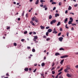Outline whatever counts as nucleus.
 <instances>
[{
	"label": "nucleus",
	"instance_id": "60",
	"mask_svg": "<svg viewBox=\"0 0 78 78\" xmlns=\"http://www.w3.org/2000/svg\"><path fill=\"white\" fill-rule=\"evenodd\" d=\"M27 48L28 49H30V48H30V47H27Z\"/></svg>",
	"mask_w": 78,
	"mask_h": 78
},
{
	"label": "nucleus",
	"instance_id": "61",
	"mask_svg": "<svg viewBox=\"0 0 78 78\" xmlns=\"http://www.w3.org/2000/svg\"><path fill=\"white\" fill-rule=\"evenodd\" d=\"M44 9L45 11H47V7L45 8Z\"/></svg>",
	"mask_w": 78,
	"mask_h": 78
},
{
	"label": "nucleus",
	"instance_id": "47",
	"mask_svg": "<svg viewBox=\"0 0 78 78\" xmlns=\"http://www.w3.org/2000/svg\"><path fill=\"white\" fill-rule=\"evenodd\" d=\"M54 69H55V67H53L51 69V71H52V70H54Z\"/></svg>",
	"mask_w": 78,
	"mask_h": 78
},
{
	"label": "nucleus",
	"instance_id": "14",
	"mask_svg": "<svg viewBox=\"0 0 78 78\" xmlns=\"http://www.w3.org/2000/svg\"><path fill=\"white\" fill-rule=\"evenodd\" d=\"M61 24V22H58L57 25V26H59V25H60Z\"/></svg>",
	"mask_w": 78,
	"mask_h": 78
},
{
	"label": "nucleus",
	"instance_id": "45",
	"mask_svg": "<svg viewBox=\"0 0 78 78\" xmlns=\"http://www.w3.org/2000/svg\"><path fill=\"white\" fill-rule=\"evenodd\" d=\"M60 31H62V29L61 27H60Z\"/></svg>",
	"mask_w": 78,
	"mask_h": 78
},
{
	"label": "nucleus",
	"instance_id": "20",
	"mask_svg": "<svg viewBox=\"0 0 78 78\" xmlns=\"http://www.w3.org/2000/svg\"><path fill=\"white\" fill-rule=\"evenodd\" d=\"M67 76H68V77H69V78H70V77H71V76L70 75V74L69 73H67Z\"/></svg>",
	"mask_w": 78,
	"mask_h": 78
},
{
	"label": "nucleus",
	"instance_id": "23",
	"mask_svg": "<svg viewBox=\"0 0 78 78\" xmlns=\"http://www.w3.org/2000/svg\"><path fill=\"white\" fill-rule=\"evenodd\" d=\"M35 19H36L34 18V17H33L32 18V20L33 21H34V20H35Z\"/></svg>",
	"mask_w": 78,
	"mask_h": 78
},
{
	"label": "nucleus",
	"instance_id": "18",
	"mask_svg": "<svg viewBox=\"0 0 78 78\" xmlns=\"http://www.w3.org/2000/svg\"><path fill=\"white\" fill-rule=\"evenodd\" d=\"M69 20H70V21H72V22H73V19L72 17H70L69 18Z\"/></svg>",
	"mask_w": 78,
	"mask_h": 78
},
{
	"label": "nucleus",
	"instance_id": "43",
	"mask_svg": "<svg viewBox=\"0 0 78 78\" xmlns=\"http://www.w3.org/2000/svg\"><path fill=\"white\" fill-rule=\"evenodd\" d=\"M78 6V4H76L75 5H74L75 7H77V6Z\"/></svg>",
	"mask_w": 78,
	"mask_h": 78
},
{
	"label": "nucleus",
	"instance_id": "55",
	"mask_svg": "<svg viewBox=\"0 0 78 78\" xmlns=\"http://www.w3.org/2000/svg\"><path fill=\"white\" fill-rule=\"evenodd\" d=\"M18 20L19 21L20 20V18H18Z\"/></svg>",
	"mask_w": 78,
	"mask_h": 78
},
{
	"label": "nucleus",
	"instance_id": "34",
	"mask_svg": "<svg viewBox=\"0 0 78 78\" xmlns=\"http://www.w3.org/2000/svg\"><path fill=\"white\" fill-rule=\"evenodd\" d=\"M58 5H59V6H61V5H62V3L61 2H59V3H58Z\"/></svg>",
	"mask_w": 78,
	"mask_h": 78
},
{
	"label": "nucleus",
	"instance_id": "11",
	"mask_svg": "<svg viewBox=\"0 0 78 78\" xmlns=\"http://www.w3.org/2000/svg\"><path fill=\"white\" fill-rule=\"evenodd\" d=\"M38 3H39V0H37L35 2L36 5H38Z\"/></svg>",
	"mask_w": 78,
	"mask_h": 78
},
{
	"label": "nucleus",
	"instance_id": "49",
	"mask_svg": "<svg viewBox=\"0 0 78 78\" xmlns=\"http://www.w3.org/2000/svg\"><path fill=\"white\" fill-rule=\"evenodd\" d=\"M56 9V7H54L53 10V11H54V10H55Z\"/></svg>",
	"mask_w": 78,
	"mask_h": 78
},
{
	"label": "nucleus",
	"instance_id": "36",
	"mask_svg": "<svg viewBox=\"0 0 78 78\" xmlns=\"http://www.w3.org/2000/svg\"><path fill=\"white\" fill-rule=\"evenodd\" d=\"M37 70V69H35L33 71V72H34V73H35V72H36V70Z\"/></svg>",
	"mask_w": 78,
	"mask_h": 78
},
{
	"label": "nucleus",
	"instance_id": "58",
	"mask_svg": "<svg viewBox=\"0 0 78 78\" xmlns=\"http://www.w3.org/2000/svg\"><path fill=\"white\" fill-rule=\"evenodd\" d=\"M34 42H35V43H36V44H37V43H38V41H34Z\"/></svg>",
	"mask_w": 78,
	"mask_h": 78
},
{
	"label": "nucleus",
	"instance_id": "24",
	"mask_svg": "<svg viewBox=\"0 0 78 78\" xmlns=\"http://www.w3.org/2000/svg\"><path fill=\"white\" fill-rule=\"evenodd\" d=\"M45 66V63H43L41 64V66L42 67H44V66Z\"/></svg>",
	"mask_w": 78,
	"mask_h": 78
},
{
	"label": "nucleus",
	"instance_id": "29",
	"mask_svg": "<svg viewBox=\"0 0 78 78\" xmlns=\"http://www.w3.org/2000/svg\"><path fill=\"white\" fill-rule=\"evenodd\" d=\"M48 33H49V32H47L46 33V36H48Z\"/></svg>",
	"mask_w": 78,
	"mask_h": 78
},
{
	"label": "nucleus",
	"instance_id": "9",
	"mask_svg": "<svg viewBox=\"0 0 78 78\" xmlns=\"http://www.w3.org/2000/svg\"><path fill=\"white\" fill-rule=\"evenodd\" d=\"M66 68L70 69V66L69 65H67L66 66Z\"/></svg>",
	"mask_w": 78,
	"mask_h": 78
},
{
	"label": "nucleus",
	"instance_id": "33",
	"mask_svg": "<svg viewBox=\"0 0 78 78\" xmlns=\"http://www.w3.org/2000/svg\"><path fill=\"white\" fill-rule=\"evenodd\" d=\"M28 32L27 31H26L25 32H24V33L25 34H27Z\"/></svg>",
	"mask_w": 78,
	"mask_h": 78
},
{
	"label": "nucleus",
	"instance_id": "30",
	"mask_svg": "<svg viewBox=\"0 0 78 78\" xmlns=\"http://www.w3.org/2000/svg\"><path fill=\"white\" fill-rule=\"evenodd\" d=\"M55 4H56V2H53L52 3V5H55Z\"/></svg>",
	"mask_w": 78,
	"mask_h": 78
},
{
	"label": "nucleus",
	"instance_id": "52",
	"mask_svg": "<svg viewBox=\"0 0 78 78\" xmlns=\"http://www.w3.org/2000/svg\"><path fill=\"white\" fill-rule=\"evenodd\" d=\"M71 30H72V31H73V30H74V28H73V27H72V28H71Z\"/></svg>",
	"mask_w": 78,
	"mask_h": 78
},
{
	"label": "nucleus",
	"instance_id": "4",
	"mask_svg": "<svg viewBox=\"0 0 78 78\" xmlns=\"http://www.w3.org/2000/svg\"><path fill=\"white\" fill-rule=\"evenodd\" d=\"M37 39V36H34V38L33 39V41H36V39Z\"/></svg>",
	"mask_w": 78,
	"mask_h": 78
},
{
	"label": "nucleus",
	"instance_id": "39",
	"mask_svg": "<svg viewBox=\"0 0 78 78\" xmlns=\"http://www.w3.org/2000/svg\"><path fill=\"white\" fill-rule=\"evenodd\" d=\"M72 25L73 26H75V25H76V24H75V23H73V24H72Z\"/></svg>",
	"mask_w": 78,
	"mask_h": 78
},
{
	"label": "nucleus",
	"instance_id": "8",
	"mask_svg": "<svg viewBox=\"0 0 78 78\" xmlns=\"http://www.w3.org/2000/svg\"><path fill=\"white\" fill-rule=\"evenodd\" d=\"M58 16H59V14L58 13H56L55 14V17H58Z\"/></svg>",
	"mask_w": 78,
	"mask_h": 78
},
{
	"label": "nucleus",
	"instance_id": "35",
	"mask_svg": "<svg viewBox=\"0 0 78 78\" xmlns=\"http://www.w3.org/2000/svg\"><path fill=\"white\" fill-rule=\"evenodd\" d=\"M52 75H54V74H55V72H54V71H53L52 72Z\"/></svg>",
	"mask_w": 78,
	"mask_h": 78
},
{
	"label": "nucleus",
	"instance_id": "64",
	"mask_svg": "<svg viewBox=\"0 0 78 78\" xmlns=\"http://www.w3.org/2000/svg\"><path fill=\"white\" fill-rule=\"evenodd\" d=\"M29 34H30V35L32 34V32H30Z\"/></svg>",
	"mask_w": 78,
	"mask_h": 78
},
{
	"label": "nucleus",
	"instance_id": "25",
	"mask_svg": "<svg viewBox=\"0 0 78 78\" xmlns=\"http://www.w3.org/2000/svg\"><path fill=\"white\" fill-rule=\"evenodd\" d=\"M25 13V11H23V13L22 14V16H24V13Z\"/></svg>",
	"mask_w": 78,
	"mask_h": 78
},
{
	"label": "nucleus",
	"instance_id": "12",
	"mask_svg": "<svg viewBox=\"0 0 78 78\" xmlns=\"http://www.w3.org/2000/svg\"><path fill=\"white\" fill-rule=\"evenodd\" d=\"M40 28H41V29H44V28H45V27L42 26H41Z\"/></svg>",
	"mask_w": 78,
	"mask_h": 78
},
{
	"label": "nucleus",
	"instance_id": "40",
	"mask_svg": "<svg viewBox=\"0 0 78 78\" xmlns=\"http://www.w3.org/2000/svg\"><path fill=\"white\" fill-rule=\"evenodd\" d=\"M61 33H59L58 34V36H60V35H61Z\"/></svg>",
	"mask_w": 78,
	"mask_h": 78
},
{
	"label": "nucleus",
	"instance_id": "13",
	"mask_svg": "<svg viewBox=\"0 0 78 78\" xmlns=\"http://www.w3.org/2000/svg\"><path fill=\"white\" fill-rule=\"evenodd\" d=\"M59 55H60V54H59V53H56L55 54V56H58Z\"/></svg>",
	"mask_w": 78,
	"mask_h": 78
},
{
	"label": "nucleus",
	"instance_id": "5",
	"mask_svg": "<svg viewBox=\"0 0 78 78\" xmlns=\"http://www.w3.org/2000/svg\"><path fill=\"white\" fill-rule=\"evenodd\" d=\"M58 39L59 40V41H62V39H63V37H60L59 38H58Z\"/></svg>",
	"mask_w": 78,
	"mask_h": 78
},
{
	"label": "nucleus",
	"instance_id": "63",
	"mask_svg": "<svg viewBox=\"0 0 78 78\" xmlns=\"http://www.w3.org/2000/svg\"><path fill=\"white\" fill-rule=\"evenodd\" d=\"M36 22H37H37H38V21L37 20H35Z\"/></svg>",
	"mask_w": 78,
	"mask_h": 78
},
{
	"label": "nucleus",
	"instance_id": "3",
	"mask_svg": "<svg viewBox=\"0 0 78 78\" xmlns=\"http://www.w3.org/2000/svg\"><path fill=\"white\" fill-rule=\"evenodd\" d=\"M69 70H70V69L66 68L64 70V71L66 73H68L69 72V71H68Z\"/></svg>",
	"mask_w": 78,
	"mask_h": 78
},
{
	"label": "nucleus",
	"instance_id": "48",
	"mask_svg": "<svg viewBox=\"0 0 78 78\" xmlns=\"http://www.w3.org/2000/svg\"><path fill=\"white\" fill-rule=\"evenodd\" d=\"M28 13H27L26 15V17H28Z\"/></svg>",
	"mask_w": 78,
	"mask_h": 78
},
{
	"label": "nucleus",
	"instance_id": "16",
	"mask_svg": "<svg viewBox=\"0 0 78 78\" xmlns=\"http://www.w3.org/2000/svg\"><path fill=\"white\" fill-rule=\"evenodd\" d=\"M52 33L54 34H57L58 33V32H57V31H53L52 32Z\"/></svg>",
	"mask_w": 78,
	"mask_h": 78
},
{
	"label": "nucleus",
	"instance_id": "56",
	"mask_svg": "<svg viewBox=\"0 0 78 78\" xmlns=\"http://www.w3.org/2000/svg\"><path fill=\"white\" fill-rule=\"evenodd\" d=\"M67 13H68V11L67 10H66L65 11V14H67Z\"/></svg>",
	"mask_w": 78,
	"mask_h": 78
},
{
	"label": "nucleus",
	"instance_id": "21",
	"mask_svg": "<svg viewBox=\"0 0 78 78\" xmlns=\"http://www.w3.org/2000/svg\"><path fill=\"white\" fill-rule=\"evenodd\" d=\"M63 69V68L62 67L61 68L59 69L58 71V72H61V71H62V70Z\"/></svg>",
	"mask_w": 78,
	"mask_h": 78
},
{
	"label": "nucleus",
	"instance_id": "37",
	"mask_svg": "<svg viewBox=\"0 0 78 78\" xmlns=\"http://www.w3.org/2000/svg\"><path fill=\"white\" fill-rule=\"evenodd\" d=\"M14 46H17V44L16 43H14Z\"/></svg>",
	"mask_w": 78,
	"mask_h": 78
},
{
	"label": "nucleus",
	"instance_id": "28",
	"mask_svg": "<svg viewBox=\"0 0 78 78\" xmlns=\"http://www.w3.org/2000/svg\"><path fill=\"white\" fill-rule=\"evenodd\" d=\"M32 51L33 52H35V51H36V50H35V49H32Z\"/></svg>",
	"mask_w": 78,
	"mask_h": 78
},
{
	"label": "nucleus",
	"instance_id": "32",
	"mask_svg": "<svg viewBox=\"0 0 78 78\" xmlns=\"http://www.w3.org/2000/svg\"><path fill=\"white\" fill-rule=\"evenodd\" d=\"M60 50H64V49L62 48H61L59 49Z\"/></svg>",
	"mask_w": 78,
	"mask_h": 78
},
{
	"label": "nucleus",
	"instance_id": "7",
	"mask_svg": "<svg viewBox=\"0 0 78 78\" xmlns=\"http://www.w3.org/2000/svg\"><path fill=\"white\" fill-rule=\"evenodd\" d=\"M67 21H68V19L67 18H66L64 20V23H67Z\"/></svg>",
	"mask_w": 78,
	"mask_h": 78
},
{
	"label": "nucleus",
	"instance_id": "31",
	"mask_svg": "<svg viewBox=\"0 0 78 78\" xmlns=\"http://www.w3.org/2000/svg\"><path fill=\"white\" fill-rule=\"evenodd\" d=\"M31 24L32 25L34 26L35 24L33 22V21L31 22Z\"/></svg>",
	"mask_w": 78,
	"mask_h": 78
},
{
	"label": "nucleus",
	"instance_id": "42",
	"mask_svg": "<svg viewBox=\"0 0 78 78\" xmlns=\"http://www.w3.org/2000/svg\"><path fill=\"white\" fill-rule=\"evenodd\" d=\"M47 7V6H46V5H44L43 6V8H45Z\"/></svg>",
	"mask_w": 78,
	"mask_h": 78
},
{
	"label": "nucleus",
	"instance_id": "54",
	"mask_svg": "<svg viewBox=\"0 0 78 78\" xmlns=\"http://www.w3.org/2000/svg\"><path fill=\"white\" fill-rule=\"evenodd\" d=\"M53 2V0H50V2L51 3L52 2Z\"/></svg>",
	"mask_w": 78,
	"mask_h": 78
},
{
	"label": "nucleus",
	"instance_id": "10",
	"mask_svg": "<svg viewBox=\"0 0 78 78\" xmlns=\"http://www.w3.org/2000/svg\"><path fill=\"white\" fill-rule=\"evenodd\" d=\"M72 22L73 21H70V20L69 21V22H68V24H69V25H70V24H72Z\"/></svg>",
	"mask_w": 78,
	"mask_h": 78
},
{
	"label": "nucleus",
	"instance_id": "59",
	"mask_svg": "<svg viewBox=\"0 0 78 78\" xmlns=\"http://www.w3.org/2000/svg\"><path fill=\"white\" fill-rule=\"evenodd\" d=\"M58 78V75H57L55 77V78Z\"/></svg>",
	"mask_w": 78,
	"mask_h": 78
},
{
	"label": "nucleus",
	"instance_id": "1",
	"mask_svg": "<svg viewBox=\"0 0 78 78\" xmlns=\"http://www.w3.org/2000/svg\"><path fill=\"white\" fill-rule=\"evenodd\" d=\"M56 22V20H52L51 22V25H52L53 23H55Z\"/></svg>",
	"mask_w": 78,
	"mask_h": 78
},
{
	"label": "nucleus",
	"instance_id": "53",
	"mask_svg": "<svg viewBox=\"0 0 78 78\" xmlns=\"http://www.w3.org/2000/svg\"><path fill=\"white\" fill-rule=\"evenodd\" d=\"M69 32H67V34H66V35L67 36H69Z\"/></svg>",
	"mask_w": 78,
	"mask_h": 78
},
{
	"label": "nucleus",
	"instance_id": "26",
	"mask_svg": "<svg viewBox=\"0 0 78 78\" xmlns=\"http://www.w3.org/2000/svg\"><path fill=\"white\" fill-rule=\"evenodd\" d=\"M45 1L44 0H40V2L41 3H42V2H45Z\"/></svg>",
	"mask_w": 78,
	"mask_h": 78
},
{
	"label": "nucleus",
	"instance_id": "17",
	"mask_svg": "<svg viewBox=\"0 0 78 78\" xmlns=\"http://www.w3.org/2000/svg\"><path fill=\"white\" fill-rule=\"evenodd\" d=\"M25 71L27 72L28 71V68H26L24 69Z\"/></svg>",
	"mask_w": 78,
	"mask_h": 78
},
{
	"label": "nucleus",
	"instance_id": "57",
	"mask_svg": "<svg viewBox=\"0 0 78 78\" xmlns=\"http://www.w3.org/2000/svg\"><path fill=\"white\" fill-rule=\"evenodd\" d=\"M54 65H55V63H53L52 65V67H53V66H54Z\"/></svg>",
	"mask_w": 78,
	"mask_h": 78
},
{
	"label": "nucleus",
	"instance_id": "6",
	"mask_svg": "<svg viewBox=\"0 0 78 78\" xmlns=\"http://www.w3.org/2000/svg\"><path fill=\"white\" fill-rule=\"evenodd\" d=\"M51 31H52V30H51V29H49L48 30V32L49 33H51Z\"/></svg>",
	"mask_w": 78,
	"mask_h": 78
},
{
	"label": "nucleus",
	"instance_id": "2",
	"mask_svg": "<svg viewBox=\"0 0 78 78\" xmlns=\"http://www.w3.org/2000/svg\"><path fill=\"white\" fill-rule=\"evenodd\" d=\"M68 57V55H65L62 56L60 57L62 59L63 58H67Z\"/></svg>",
	"mask_w": 78,
	"mask_h": 78
},
{
	"label": "nucleus",
	"instance_id": "19",
	"mask_svg": "<svg viewBox=\"0 0 78 78\" xmlns=\"http://www.w3.org/2000/svg\"><path fill=\"white\" fill-rule=\"evenodd\" d=\"M64 59H63L62 60H61V61L60 62V64H62V63H63L64 62Z\"/></svg>",
	"mask_w": 78,
	"mask_h": 78
},
{
	"label": "nucleus",
	"instance_id": "22",
	"mask_svg": "<svg viewBox=\"0 0 78 78\" xmlns=\"http://www.w3.org/2000/svg\"><path fill=\"white\" fill-rule=\"evenodd\" d=\"M52 18V16L51 15H50L49 17V19H51Z\"/></svg>",
	"mask_w": 78,
	"mask_h": 78
},
{
	"label": "nucleus",
	"instance_id": "44",
	"mask_svg": "<svg viewBox=\"0 0 78 78\" xmlns=\"http://www.w3.org/2000/svg\"><path fill=\"white\" fill-rule=\"evenodd\" d=\"M9 29H10V27H8L7 28V30H9Z\"/></svg>",
	"mask_w": 78,
	"mask_h": 78
},
{
	"label": "nucleus",
	"instance_id": "38",
	"mask_svg": "<svg viewBox=\"0 0 78 78\" xmlns=\"http://www.w3.org/2000/svg\"><path fill=\"white\" fill-rule=\"evenodd\" d=\"M69 14H72V15H74V13H72V12H70Z\"/></svg>",
	"mask_w": 78,
	"mask_h": 78
},
{
	"label": "nucleus",
	"instance_id": "62",
	"mask_svg": "<svg viewBox=\"0 0 78 78\" xmlns=\"http://www.w3.org/2000/svg\"><path fill=\"white\" fill-rule=\"evenodd\" d=\"M40 6L41 7H43V6H44V5H40Z\"/></svg>",
	"mask_w": 78,
	"mask_h": 78
},
{
	"label": "nucleus",
	"instance_id": "15",
	"mask_svg": "<svg viewBox=\"0 0 78 78\" xmlns=\"http://www.w3.org/2000/svg\"><path fill=\"white\" fill-rule=\"evenodd\" d=\"M68 9V10H71L72 9V7L70 6H69Z\"/></svg>",
	"mask_w": 78,
	"mask_h": 78
},
{
	"label": "nucleus",
	"instance_id": "46",
	"mask_svg": "<svg viewBox=\"0 0 78 78\" xmlns=\"http://www.w3.org/2000/svg\"><path fill=\"white\" fill-rule=\"evenodd\" d=\"M49 28H50V27H46V29H48Z\"/></svg>",
	"mask_w": 78,
	"mask_h": 78
},
{
	"label": "nucleus",
	"instance_id": "27",
	"mask_svg": "<svg viewBox=\"0 0 78 78\" xmlns=\"http://www.w3.org/2000/svg\"><path fill=\"white\" fill-rule=\"evenodd\" d=\"M50 38H48L46 39L47 41H50Z\"/></svg>",
	"mask_w": 78,
	"mask_h": 78
},
{
	"label": "nucleus",
	"instance_id": "41",
	"mask_svg": "<svg viewBox=\"0 0 78 78\" xmlns=\"http://www.w3.org/2000/svg\"><path fill=\"white\" fill-rule=\"evenodd\" d=\"M75 67L76 69H78V65L75 66Z\"/></svg>",
	"mask_w": 78,
	"mask_h": 78
},
{
	"label": "nucleus",
	"instance_id": "50",
	"mask_svg": "<svg viewBox=\"0 0 78 78\" xmlns=\"http://www.w3.org/2000/svg\"><path fill=\"white\" fill-rule=\"evenodd\" d=\"M62 73V72H60L59 73H58V75H61Z\"/></svg>",
	"mask_w": 78,
	"mask_h": 78
},
{
	"label": "nucleus",
	"instance_id": "51",
	"mask_svg": "<svg viewBox=\"0 0 78 78\" xmlns=\"http://www.w3.org/2000/svg\"><path fill=\"white\" fill-rule=\"evenodd\" d=\"M24 41H25V39H22L21 40V41H22V42H23Z\"/></svg>",
	"mask_w": 78,
	"mask_h": 78
}]
</instances>
